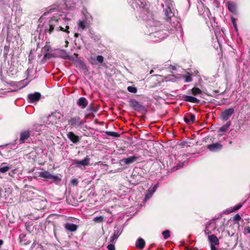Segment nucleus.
Segmentation results:
<instances>
[{
  "label": "nucleus",
  "mask_w": 250,
  "mask_h": 250,
  "mask_svg": "<svg viewBox=\"0 0 250 250\" xmlns=\"http://www.w3.org/2000/svg\"><path fill=\"white\" fill-rule=\"evenodd\" d=\"M240 220H241V217H240V216L238 214H236V215L233 217V220H234V221L238 222V221H239Z\"/></svg>",
  "instance_id": "473e14b6"
},
{
  "label": "nucleus",
  "mask_w": 250,
  "mask_h": 250,
  "mask_svg": "<svg viewBox=\"0 0 250 250\" xmlns=\"http://www.w3.org/2000/svg\"><path fill=\"white\" fill-rule=\"evenodd\" d=\"M145 245V242L142 238H139L138 239L137 243H136V246L138 248L143 249Z\"/></svg>",
  "instance_id": "f3484780"
},
{
  "label": "nucleus",
  "mask_w": 250,
  "mask_h": 250,
  "mask_svg": "<svg viewBox=\"0 0 250 250\" xmlns=\"http://www.w3.org/2000/svg\"><path fill=\"white\" fill-rule=\"evenodd\" d=\"M208 239L209 241L210 242L211 244H213L214 245H218L219 244V239L214 234L210 235H208Z\"/></svg>",
  "instance_id": "ddd939ff"
},
{
  "label": "nucleus",
  "mask_w": 250,
  "mask_h": 250,
  "mask_svg": "<svg viewBox=\"0 0 250 250\" xmlns=\"http://www.w3.org/2000/svg\"><path fill=\"white\" fill-rule=\"evenodd\" d=\"M109 134L113 137H118L119 136L117 133L115 132H110Z\"/></svg>",
  "instance_id": "c9c22d12"
},
{
  "label": "nucleus",
  "mask_w": 250,
  "mask_h": 250,
  "mask_svg": "<svg viewBox=\"0 0 250 250\" xmlns=\"http://www.w3.org/2000/svg\"><path fill=\"white\" fill-rule=\"evenodd\" d=\"M153 73V70H151V71L150 72V73L151 74Z\"/></svg>",
  "instance_id": "c03bdc74"
},
{
  "label": "nucleus",
  "mask_w": 250,
  "mask_h": 250,
  "mask_svg": "<svg viewBox=\"0 0 250 250\" xmlns=\"http://www.w3.org/2000/svg\"><path fill=\"white\" fill-rule=\"evenodd\" d=\"M228 6L229 11L231 12H234L235 10V5L231 1L228 2Z\"/></svg>",
  "instance_id": "5701e85b"
},
{
  "label": "nucleus",
  "mask_w": 250,
  "mask_h": 250,
  "mask_svg": "<svg viewBox=\"0 0 250 250\" xmlns=\"http://www.w3.org/2000/svg\"><path fill=\"white\" fill-rule=\"evenodd\" d=\"M97 61L100 62L102 63L104 61V58L102 56L99 55L97 57Z\"/></svg>",
  "instance_id": "72a5a7b5"
},
{
  "label": "nucleus",
  "mask_w": 250,
  "mask_h": 250,
  "mask_svg": "<svg viewBox=\"0 0 250 250\" xmlns=\"http://www.w3.org/2000/svg\"><path fill=\"white\" fill-rule=\"evenodd\" d=\"M234 112L233 108H229L223 111L221 113V118L223 120H228Z\"/></svg>",
  "instance_id": "f03ea898"
},
{
  "label": "nucleus",
  "mask_w": 250,
  "mask_h": 250,
  "mask_svg": "<svg viewBox=\"0 0 250 250\" xmlns=\"http://www.w3.org/2000/svg\"><path fill=\"white\" fill-rule=\"evenodd\" d=\"M74 36L76 38H78L79 37V34L78 33H75Z\"/></svg>",
  "instance_id": "ea45409f"
},
{
  "label": "nucleus",
  "mask_w": 250,
  "mask_h": 250,
  "mask_svg": "<svg viewBox=\"0 0 250 250\" xmlns=\"http://www.w3.org/2000/svg\"><path fill=\"white\" fill-rule=\"evenodd\" d=\"M195 119V116L192 114H189L184 118V121L186 123L190 124L194 122Z\"/></svg>",
  "instance_id": "f8f14e48"
},
{
  "label": "nucleus",
  "mask_w": 250,
  "mask_h": 250,
  "mask_svg": "<svg viewBox=\"0 0 250 250\" xmlns=\"http://www.w3.org/2000/svg\"><path fill=\"white\" fill-rule=\"evenodd\" d=\"M201 93H202V91L199 88L193 87L191 89V93L194 96H196V95L200 94H201Z\"/></svg>",
  "instance_id": "412c9836"
},
{
  "label": "nucleus",
  "mask_w": 250,
  "mask_h": 250,
  "mask_svg": "<svg viewBox=\"0 0 250 250\" xmlns=\"http://www.w3.org/2000/svg\"><path fill=\"white\" fill-rule=\"evenodd\" d=\"M80 118L78 117H74L69 121V123L71 125H75L80 121Z\"/></svg>",
  "instance_id": "aec40b11"
},
{
  "label": "nucleus",
  "mask_w": 250,
  "mask_h": 250,
  "mask_svg": "<svg viewBox=\"0 0 250 250\" xmlns=\"http://www.w3.org/2000/svg\"><path fill=\"white\" fill-rule=\"evenodd\" d=\"M90 159L88 156L84 158V159L79 161L74 160V164L76 165L77 167H80L81 166H87L89 165Z\"/></svg>",
  "instance_id": "f257e3e1"
},
{
  "label": "nucleus",
  "mask_w": 250,
  "mask_h": 250,
  "mask_svg": "<svg viewBox=\"0 0 250 250\" xmlns=\"http://www.w3.org/2000/svg\"><path fill=\"white\" fill-rule=\"evenodd\" d=\"M107 249L108 250H115L114 245L112 244H110L107 246Z\"/></svg>",
  "instance_id": "f704fd0d"
},
{
  "label": "nucleus",
  "mask_w": 250,
  "mask_h": 250,
  "mask_svg": "<svg viewBox=\"0 0 250 250\" xmlns=\"http://www.w3.org/2000/svg\"><path fill=\"white\" fill-rule=\"evenodd\" d=\"M65 228L66 229L69 231H74L76 230L77 229V226L72 223H66L65 225Z\"/></svg>",
  "instance_id": "4468645a"
},
{
  "label": "nucleus",
  "mask_w": 250,
  "mask_h": 250,
  "mask_svg": "<svg viewBox=\"0 0 250 250\" xmlns=\"http://www.w3.org/2000/svg\"><path fill=\"white\" fill-rule=\"evenodd\" d=\"M216 228L215 225L211 222H209L207 224L205 229V233L206 234H209L211 233L212 231L214 230Z\"/></svg>",
  "instance_id": "39448f33"
},
{
  "label": "nucleus",
  "mask_w": 250,
  "mask_h": 250,
  "mask_svg": "<svg viewBox=\"0 0 250 250\" xmlns=\"http://www.w3.org/2000/svg\"><path fill=\"white\" fill-rule=\"evenodd\" d=\"M163 235L164 239H167L170 236V232L169 230H167L163 232Z\"/></svg>",
  "instance_id": "c756f323"
},
{
  "label": "nucleus",
  "mask_w": 250,
  "mask_h": 250,
  "mask_svg": "<svg viewBox=\"0 0 250 250\" xmlns=\"http://www.w3.org/2000/svg\"><path fill=\"white\" fill-rule=\"evenodd\" d=\"M65 43H66V46H66V47H67V45H68V42L67 41H65Z\"/></svg>",
  "instance_id": "79ce46f5"
},
{
  "label": "nucleus",
  "mask_w": 250,
  "mask_h": 250,
  "mask_svg": "<svg viewBox=\"0 0 250 250\" xmlns=\"http://www.w3.org/2000/svg\"><path fill=\"white\" fill-rule=\"evenodd\" d=\"M62 117V115L61 113L55 112L52 114V115L49 116V118L51 121L53 122L55 124H57L60 121Z\"/></svg>",
  "instance_id": "20e7f679"
},
{
  "label": "nucleus",
  "mask_w": 250,
  "mask_h": 250,
  "mask_svg": "<svg viewBox=\"0 0 250 250\" xmlns=\"http://www.w3.org/2000/svg\"><path fill=\"white\" fill-rule=\"evenodd\" d=\"M154 191L155 190H151V189H148L146 196V199L147 200L149 199L151 197L152 194L153 193V192H154Z\"/></svg>",
  "instance_id": "bb28decb"
},
{
  "label": "nucleus",
  "mask_w": 250,
  "mask_h": 250,
  "mask_svg": "<svg viewBox=\"0 0 250 250\" xmlns=\"http://www.w3.org/2000/svg\"><path fill=\"white\" fill-rule=\"evenodd\" d=\"M171 77H172V78L170 79H169L170 80H171L172 81H176V78L174 76H172Z\"/></svg>",
  "instance_id": "58836bf2"
},
{
  "label": "nucleus",
  "mask_w": 250,
  "mask_h": 250,
  "mask_svg": "<svg viewBox=\"0 0 250 250\" xmlns=\"http://www.w3.org/2000/svg\"><path fill=\"white\" fill-rule=\"evenodd\" d=\"M69 28V27L68 25L66 26L65 29H64V28L62 27L61 26H59L58 27H57L56 28V30L57 31H62L65 32L67 33V34H68L69 33V31L68 30Z\"/></svg>",
  "instance_id": "b1692460"
},
{
  "label": "nucleus",
  "mask_w": 250,
  "mask_h": 250,
  "mask_svg": "<svg viewBox=\"0 0 250 250\" xmlns=\"http://www.w3.org/2000/svg\"><path fill=\"white\" fill-rule=\"evenodd\" d=\"M78 25L79 28L84 30L86 27V22L85 21H80L78 23Z\"/></svg>",
  "instance_id": "4be33fe9"
},
{
  "label": "nucleus",
  "mask_w": 250,
  "mask_h": 250,
  "mask_svg": "<svg viewBox=\"0 0 250 250\" xmlns=\"http://www.w3.org/2000/svg\"><path fill=\"white\" fill-rule=\"evenodd\" d=\"M67 136L73 143H77L79 141V137L72 132H68Z\"/></svg>",
  "instance_id": "9b49d317"
},
{
  "label": "nucleus",
  "mask_w": 250,
  "mask_h": 250,
  "mask_svg": "<svg viewBox=\"0 0 250 250\" xmlns=\"http://www.w3.org/2000/svg\"><path fill=\"white\" fill-rule=\"evenodd\" d=\"M138 159V157L135 156H132L123 159L121 162H123L125 165H128L134 163Z\"/></svg>",
  "instance_id": "6e6552de"
},
{
  "label": "nucleus",
  "mask_w": 250,
  "mask_h": 250,
  "mask_svg": "<svg viewBox=\"0 0 250 250\" xmlns=\"http://www.w3.org/2000/svg\"><path fill=\"white\" fill-rule=\"evenodd\" d=\"M71 183L73 185H77L78 183V182L77 179H73V180H71Z\"/></svg>",
  "instance_id": "e433bc0d"
},
{
  "label": "nucleus",
  "mask_w": 250,
  "mask_h": 250,
  "mask_svg": "<svg viewBox=\"0 0 250 250\" xmlns=\"http://www.w3.org/2000/svg\"><path fill=\"white\" fill-rule=\"evenodd\" d=\"M127 89L129 92L132 93H136L137 92V88L134 86H128Z\"/></svg>",
  "instance_id": "a878e982"
},
{
  "label": "nucleus",
  "mask_w": 250,
  "mask_h": 250,
  "mask_svg": "<svg viewBox=\"0 0 250 250\" xmlns=\"http://www.w3.org/2000/svg\"><path fill=\"white\" fill-rule=\"evenodd\" d=\"M229 127V125H223L222 127H221L219 130H218V132H226L227 131V130L228 129Z\"/></svg>",
  "instance_id": "cd10ccee"
},
{
  "label": "nucleus",
  "mask_w": 250,
  "mask_h": 250,
  "mask_svg": "<svg viewBox=\"0 0 250 250\" xmlns=\"http://www.w3.org/2000/svg\"><path fill=\"white\" fill-rule=\"evenodd\" d=\"M49 29H46V31L49 33V34H51L52 32L53 31L54 29V26H53V25H51L50 24H49Z\"/></svg>",
  "instance_id": "7c9ffc66"
},
{
  "label": "nucleus",
  "mask_w": 250,
  "mask_h": 250,
  "mask_svg": "<svg viewBox=\"0 0 250 250\" xmlns=\"http://www.w3.org/2000/svg\"><path fill=\"white\" fill-rule=\"evenodd\" d=\"M242 206V204H239L235 206L233 208H231L230 209L227 210L226 211L228 212V213H230L231 212H232L233 211L238 210L239 208H241Z\"/></svg>",
  "instance_id": "6ab92c4d"
},
{
  "label": "nucleus",
  "mask_w": 250,
  "mask_h": 250,
  "mask_svg": "<svg viewBox=\"0 0 250 250\" xmlns=\"http://www.w3.org/2000/svg\"><path fill=\"white\" fill-rule=\"evenodd\" d=\"M223 146L219 143H215L209 145L207 146V148L211 151H216L222 148Z\"/></svg>",
  "instance_id": "0eeeda50"
},
{
  "label": "nucleus",
  "mask_w": 250,
  "mask_h": 250,
  "mask_svg": "<svg viewBox=\"0 0 250 250\" xmlns=\"http://www.w3.org/2000/svg\"><path fill=\"white\" fill-rule=\"evenodd\" d=\"M172 69L173 70H175V66H172Z\"/></svg>",
  "instance_id": "37998d69"
},
{
  "label": "nucleus",
  "mask_w": 250,
  "mask_h": 250,
  "mask_svg": "<svg viewBox=\"0 0 250 250\" xmlns=\"http://www.w3.org/2000/svg\"><path fill=\"white\" fill-rule=\"evenodd\" d=\"M59 19L56 17H52L49 21V24L53 25V26L55 27L58 25Z\"/></svg>",
  "instance_id": "a211bd4d"
},
{
  "label": "nucleus",
  "mask_w": 250,
  "mask_h": 250,
  "mask_svg": "<svg viewBox=\"0 0 250 250\" xmlns=\"http://www.w3.org/2000/svg\"><path fill=\"white\" fill-rule=\"evenodd\" d=\"M181 77H183L185 79V82H189L192 81V78L190 75L188 74V75L186 76H183L182 75H179V78H180Z\"/></svg>",
  "instance_id": "393cba45"
},
{
  "label": "nucleus",
  "mask_w": 250,
  "mask_h": 250,
  "mask_svg": "<svg viewBox=\"0 0 250 250\" xmlns=\"http://www.w3.org/2000/svg\"><path fill=\"white\" fill-rule=\"evenodd\" d=\"M30 135V131L29 130H25L22 131L21 133L20 141L21 143H23L25 142L26 140H27L29 137Z\"/></svg>",
  "instance_id": "1a4fd4ad"
},
{
  "label": "nucleus",
  "mask_w": 250,
  "mask_h": 250,
  "mask_svg": "<svg viewBox=\"0 0 250 250\" xmlns=\"http://www.w3.org/2000/svg\"><path fill=\"white\" fill-rule=\"evenodd\" d=\"M10 168L8 166H6L5 163H2L0 166V172L1 173H5L8 171Z\"/></svg>",
  "instance_id": "2eb2a0df"
},
{
  "label": "nucleus",
  "mask_w": 250,
  "mask_h": 250,
  "mask_svg": "<svg viewBox=\"0 0 250 250\" xmlns=\"http://www.w3.org/2000/svg\"><path fill=\"white\" fill-rule=\"evenodd\" d=\"M185 100L187 102H189L192 103H196L199 101L197 98L190 96H186Z\"/></svg>",
  "instance_id": "dca6fc26"
},
{
  "label": "nucleus",
  "mask_w": 250,
  "mask_h": 250,
  "mask_svg": "<svg viewBox=\"0 0 250 250\" xmlns=\"http://www.w3.org/2000/svg\"><path fill=\"white\" fill-rule=\"evenodd\" d=\"M41 94L39 92H35L28 95V99L30 103H34L39 100L41 98Z\"/></svg>",
  "instance_id": "423d86ee"
},
{
  "label": "nucleus",
  "mask_w": 250,
  "mask_h": 250,
  "mask_svg": "<svg viewBox=\"0 0 250 250\" xmlns=\"http://www.w3.org/2000/svg\"><path fill=\"white\" fill-rule=\"evenodd\" d=\"M117 239V237L115 234H114L113 236H112L110 239L109 241L110 244H114L115 240Z\"/></svg>",
  "instance_id": "2f4dec72"
},
{
  "label": "nucleus",
  "mask_w": 250,
  "mask_h": 250,
  "mask_svg": "<svg viewBox=\"0 0 250 250\" xmlns=\"http://www.w3.org/2000/svg\"><path fill=\"white\" fill-rule=\"evenodd\" d=\"M77 104L82 108H84L88 105V101L85 98L81 97L78 100Z\"/></svg>",
  "instance_id": "9d476101"
},
{
  "label": "nucleus",
  "mask_w": 250,
  "mask_h": 250,
  "mask_svg": "<svg viewBox=\"0 0 250 250\" xmlns=\"http://www.w3.org/2000/svg\"><path fill=\"white\" fill-rule=\"evenodd\" d=\"M211 250H217L214 244H211L210 245Z\"/></svg>",
  "instance_id": "4c0bfd02"
},
{
  "label": "nucleus",
  "mask_w": 250,
  "mask_h": 250,
  "mask_svg": "<svg viewBox=\"0 0 250 250\" xmlns=\"http://www.w3.org/2000/svg\"><path fill=\"white\" fill-rule=\"evenodd\" d=\"M247 230L249 233H250V228L249 227L247 229Z\"/></svg>",
  "instance_id": "a19ab883"
},
{
  "label": "nucleus",
  "mask_w": 250,
  "mask_h": 250,
  "mask_svg": "<svg viewBox=\"0 0 250 250\" xmlns=\"http://www.w3.org/2000/svg\"><path fill=\"white\" fill-rule=\"evenodd\" d=\"M95 223H101L103 221V217L102 216H98L93 219Z\"/></svg>",
  "instance_id": "c85d7f7f"
},
{
  "label": "nucleus",
  "mask_w": 250,
  "mask_h": 250,
  "mask_svg": "<svg viewBox=\"0 0 250 250\" xmlns=\"http://www.w3.org/2000/svg\"><path fill=\"white\" fill-rule=\"evenodd\" d=\"M39 175L41 177L47 179H53L56 180L58 178V176L52 175L49 172L46 171L40 172L39 173Z\"/></svg>",
  "instance_id": "7ed1b4c3"
}]
</instances>
